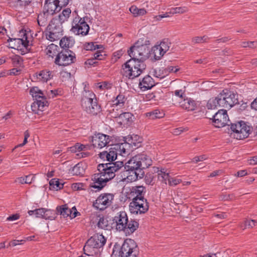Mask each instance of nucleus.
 <instances>
[{
    "mask_svg": "<svg viewBox=\"0 0 257 257\" xmlns=\"http://www.w3.org/2000/svg\"><path fill=\"white\" fill-rule=\"evenodd\" d=\"M118 153L114 148H111L109 152L104 151L99 154V157L108 162V163L99 164L97 167V172L91 177L92 182L91 187L96 189L97 191L101 190L109 180L115 176V173L123 167L122 161H114L117 158Z\"/></svg>",
    "mask_w": 257,
    "mask_h": 257,
    "instance_id": "obj_1",
    "label": "nucleus"
},
{
    "mask_svg": "<svg viewBox=\"0 0 257 257\" xmlns=\"http://www.w3.org/2000/svg\"><path fill=\"white\" fill-rule=\"evenodd\" d=\"M146 66L144 62L128 60L124 64L122 74L129 79H134L139 76L146 69Z\"/></svg>",
    "mask_w": 257,
    "mask_h": 257,
    "instance_id": "obj_2",
    "label": "nucleus"
},
{
    "mask_svg": "<svg viewBox=\"0 0 257 257\" xmlns=\"http://www.w3.org/2000/svg\"><path fill=\"white\" fill-rule=\"evenodd\" d=\"M81 105L88 113L96 115L101 111L95 94L92 91H85L81 100Z\"/></svg>",
    "mask_w": 257,
    "mask_h": 257,
    "instance_id": "obj_3",
    "label": "nucleus"
},
{
    "mask_svg": "<svg viewBox=\"0 0 257 257\" xmlns=\"http://www.w3.org/2000/svg\"><path fill=\"white\" fill-rule=\"evenodd\" d=\"M106 238L102 234H96L91 237L83 247L87 255H93L97 253V249L102 247L106 243Z\"/></svg>",
    "mask_w": 257,
    "mask_h": 257,
    "instance_id": "obj_4",
    "label": "nucleus"
},
{
    "mask_svg": "<svg viewBox=\"0 0 257 257\" xmlns=\"http://www.w3.org/2000/svg\"><path fill=\"white\" fill-rule=\"evenodd\" d=\"M61 24L58 22L57 19H53L51 21L47 27L46 34V38L48 40L55 41L61 37L63 35Z\"/></svg>",
    "mask_w": 257,
    "mask_h": 257,
    "instance_id": "obj_5",
    "label": "nucleus"
},
{
    "mask_svg": "<svg viewBox=\"0 0 257 257\" xmlns=\"http://www.w3.org/2000/svg\"><path fill=\"white\" fill-rule=\"evenodd\" d=\"M76 16L73 19L72 22L71 31L76 35L85 36L88 34L89 30V26L86 23L85 19L87 17H80L76 11L74 12Z\"/></svg>",
    "mask_w": 257,
    "mask_h": 257,
    "instance_id": "obj_6",
    "label": "nucleus"
},
{
    "mask_svg": "<svg viewBox=\"0 0 257 257\" xmlns=\"http://www.w3.org/2000/svg\"><path fill=\"white\" fill-rule=\"evenodd\" d=\"M139 248L135 241L131 239H125L119 251L120 257H138Z\"/></svg>",
    "mask_w": 257,
    "mask_h": 257,
    "instance_id": "obj_7",
    "label": "nucleus"
},
{
    "mask_svg": "<svg viewBox=\"0 0 257 257\" xmlns=\"http://www.w3.org/2000/svg\"><path fill=\"white\" fill-rule=\"evenodd\" d=\"M123 167L125 170L124 176L126 177L123 180L127 182H134L144 176V171L137 167L136 166H134V168L131 167V162L128 161Z\"/></svg>",
    "mask_w": 257,
    "mask_h": 257,
    "instance_id": "obj_8",
    "label": "nucleus"
},
{
    "mask_svg": "<svg viewBox=\"0 0 257 257\" xmlns=\"http://www.w3.org/2000/svg\"><path fill=\"white\" fill-rule=\"evenodd\" d=\"M75 61V54L68 49H62L58 54L55 60V64L59 66H67Z\"/></svg>",
    "mask_w": 257,
    "mask_h": 257,
    "instance_id": "obj_9",
    "label": "nucleus"
},
{
    "mask_svg": "<svg viewBox=\"0 0 257 257\" xmlns=\"http://www.w3.org/2000/svg\"><path fill=\"white\" fill-rule=\"evenodd\" d=\"M130 210L133 214H142L149 210V204L145 198L133 199L130 203Z\"/></svg>",
    "mask_w": 257,
    "mask_h": 257,
    "instance_id": "obj_10",
    "label": "nucleus"
},
{
    "mask_svg": "<svg viewBox=\"0 0 257 257\" xmlns=\"http://www.w3.org/2000/svg\"><path fill=\"white\" fill-rule=\"evenodd\" d=\"M131 162V167H137L144 171V169L148 168L152 165V160L151 158L146 154H139L135 155L130 160Z\"/></svg>",
    "mask_w": 257,
    "mask_h": 257,
    "instance_id": "obj_11",
    "label": "nucleus"
},
{
    "mask_svg": "<svg viewBox=\"0 0 257 257\" xmlns=\"http://www.w3.org/2000/svg\"><path fill=\"white\" fill-rule=\"evenodd\" d=\"M114 195L111 193L101 194L93 202L94 207L100 210H103L112 203Z\"/></svg>",
    "mask_w": 257,
    "mask_h": 257,
    "instance_id": "obj_12",
    "label": "nucleus"
},
{
    "mask_svg": "<svg viewBox=\"0 0 257 257\" xmlns=\"http://www.w3.org/2000/svg\"><path fill=\"white\" fill-rule=\"evenodd\" d=\"M137 138H138L137 135L132 136L128 138V142H125L123 143L116 144L113 148L117 152L118 154L125 156L129 154L131 147L138 148L139 146V143H134L133 142L134 139Z\"/></svg>",
    "mask_w": 257,
    "mask_h": 257,
    "instance_id": "obj_13",
    "label": "nucleus"
},
{
    "mask_svg": "<svg viewBox=\"0 0 257 257\" xmlns=\"http://www.w3.org/2000/svg\"><path fill=\"white\" fill-rule=\"evenodd\" d=\"M213 124L216 127H221L229 125V118L227 111L224 109L219 110L212 116Z\"/></svg>",
    "mask_w": 257,
    "mask_h": 257,
    "instance_id": "obj_14",
    "label": "nucleus"
},
{
    "mask_svg": "<svg viewBox=\"0 0 257 257\" xmlns=\"http://www.w3.org/2000/svg\"><path fill=\"white\" fill-rule=\"evenodd\" d=\"M225 92L224 90L215 98L210 99L207 104L208 109L216 108L218 106L227 108L226 99L225 98Z\"/></svg>",
    "mask_w": 257,
    "mask_h": 257,
    "instance_id": "obj_15",
    "label": "nucleus"
},
{
    "mask_svg": "<svg viewBox=\"0 0 257 257\" xmlns=\"http://www.w3.org/2000/svg\"><path fill=\"white\" fill-rule=\"evenodd\" d=\"M110 142V137L109 136L100 134L93 137L92 140V143L94 147L100 149L109 145Z\"/></svg>",
    "mask_w": 257,
    "mask_h": 257,
    "instance_id": "obj_16",
    "label": "nucleus"
},
{
    "mask_svg": "<svg viewBox=\"0 0 257 257\" xmlns=\"http://www.w3.org/2000/svg\"><path fill=\"white\" fill-rule=\"evenodd\" d=\"M116 223V228L117 230L122 231L125 229L127 221H128V217L125 212L120 211L116 214L114 216L113 220Z\"/></svg>",
    "mask_w": 257,
    "mask_h": 257,
    "instance_id": "obj_17",
    "label": "nucleus"
},
{
    "mask_svg": "<svg viewBox=\"0 0 257 257\" xmlns=\"http://www.w3.org/2000/svg\"><path fill=\"white\" fill-rule=\"evenodd\" d=\"M23 37L21 38L10 39L11 42H15L17 44L18 48L22 45L26 49L27 52L31 51V45L29 44V41L28 40L27 34L26 32H22ZM15 46L17 45H15Z\"/></svg>",
    "mask_w": 257,
    "mask_h": 257,
    "instance_id": "obj_18",
    "label": "nucleus"
},
{
    "mask_svg": "<svg viewBox=\"0 0 257 257\" xmlns=\"http://www.w3.org/2000/svg\"><path fill=\"white\" fill-rule=\"evenodd\" d=\"M28 213L31 216L35 215L36 217L38 218L49 219L51 218V211L44 208H41L34 210H29Z\"/></svg>",
    "mask_w": 257,
    "mask_h": 257,
    "instance_id": "obj_19",
    "label": "nucleus"
},
{
    "mask_svg": "<svg viewBox=\"0 0 257 257\" xmlns=\"http://www.w3.org/2000/svg\"><path fill=\"white\" fill-rule=\"evenodd\" d=\"M224 92H225V98L227 108H230L238 102L237 96L234 92L227 89H224Z\"/></svg>",
    "mask_w": 257,
    "mask_h": 257,
    "instance_id": "obj_20",
    "label": "nucleus"
},
{
    "mask_svg": "<svg viewBox=\"0 0 257 257\" xmlns=\"http://www.w3.org/2000/svg\"><path fill=\"white\" fill-rule=\"evenodd\" d=\"M153 172L158 174V178L162 183L165 184L169 182V180L170 178L169 173L166 172V170L163 168L160 169L159 168L154 167H153Z\"/></svg>",
    "mask_w": 257,
    "mask_h": 257,
    "instance_id": "obj_21",
    "label": "nucleus"
},
{
    "mask_svg": "<svg viewBox=\"0 0 257 257\" xmlns=\"http://www.w3.org/2000/svg\"><path fill=\"white\" fill-rule=\"evenodd\" d=\"M155 85V82L153 79L149 75L144 77L143 79L140 81L139 87L143 91H145L152 88Z\"/></svg>",
    "mask_w": 257,
    "mask_h": 257,
    "instance_id": "obj_22",
    "label": "nucleus"
},
{
    "mask_svg": "<svg viewBox=\"0 0 257 257\" xmlns=\"http://www.w3.org/2000/svg\"><path fill=\"white\" fill-rule=\"evenodd\" d=\"M55 1L56 0H46L44 6L45 10L49 11V13H51L53 15L59 12L61 10L59 5L56 3Z\"/></svg>",
    "mask_w": 257,
    "mask_h": 257,
    "instance_id": "obj_23",
    "label": "nucleus"
},
{
    "mask_svg": "<svg viewBox=\"0 0 257 257\" xmlns=\"http://www.w3.org/2000/svg\"><path fill=\"white\" fill-rule=\"evenodd\" d=\"M34 77H36L38 81L47 82L53 77V75L52 72L50 71L43 70L39 72L35 73L34 74Z\"/></svg>",
    "mask_w": 257,
    "mask_h": 257,
    "instance_id": "obj_24",
    "label": "nucleus"
},
{
    "mask_svg": "<svg viewBox=\"0 0 257 257\" xmlns=\"http://www.w3.org/2000/svg\"><path fill=\"white\" fill-rule=\"evenodd\" d=\"M180 106L182 108L187 110L188 111H192L195 110L196 105L194 100L190 98H184L179 102Z\"/></svg>",
    "mask_w": 257,
    "mask_h": 257,
    "instance_id": "obj_25",
    "label": "nucleus"
},
{
    "mask_svg": "<svg viewBox=\"0 0 257 257\" xmlns=\"http://www.w3.org/2000/svg\"><path fill=\"white\" fill-rule=\"evenodd\" d=\"M242 127L240 134L235 135V138L238 140H242L248 137L252 129L251 127L247 125L245 122L242 121Z\"/></svg>",
    "mask_w": 257,
    "mask_h": 257,
    "instance_id": "obj_26",
    "label": "nucleus"
},
{
    "mask_svg": "<svg viewBox=\"0 0 257 257\" xmlns=\"http://www.w3.org/2000/svg\"><path fill=\"white\" fill-rule=\"evenodd\" d=\"M139 225V223L133 219L128 220L126 224V226H125V229L122 231H123L126 234L130 235L138 228Z\"/></svg>",
    "mask_w": 257,
    "mask_h": 257,
    "instance_id": "obj_27",
    "label": "nucleus"
},
{
    "mask_svg": "<svg viewBox=\"0 0 257 257\" xmlns=\"http://www.w3.org/2000/svg\"><path fill=\"white\" fill-rule=\"evenodd\" d=\"M146 188L143 186H136L131 189V194L134 196L133 199L145 198Z\"/></svg>",
    "mask_w": 257,
    "mask_h": 257,
    "instance_id": "obj_28",
    "label": "nucleus"
},
{
    "mask_svg": "<svg viewBox=\"0 0 257 257\" xmlns=\"http://www.w3.org/2000/svg\"><path fill=\"white\" fill-rule=\"evenodd\" d=\"M48 102L46 101V97L44 96L40 99L35 100L32 105L33 111L36 109L40 111H43L44 108L47 106Z\"/></svg>",
    "mask_w": 257,
    "mask_h": 257,
    "instance_id": "obj_29",
    "label": "nucleus"
},
{
    "mask_svg": "<svg viewBox=\"0 0 257 257\" xmlns=\"http://www.w3.org/2000/svg\"><path fill=\"white\" fill-rule=\"evenodd\" d=\"M48 12H49L44 9L43 12L38 15L37 21L40 26H43L46 25L48 20L51 16L53 15L51 13H49Z\"/></svg>",
    "mask_w": 257,
    "mask_h": 257,
    "instance_id": "obj_30",
    "label": "nucleus"
},
{
    "mask_svg": "<svg viewBox=\"0 0 257 257\" xmlns=\"http://www.w3.org/2000/svg\"><path fill=\"white\" fill-rule=\"evenodd\" d=\"M130 57L131 58L130 60H134L136 61H142L141 57L138 51L137 48V43L132 46L127 51Z\"/></svg>",
    "mask_w": 257,
    "mask_h": 257,
    "instance_id": "obj_31",
    "label": "nucleus"
},
{
    "mask_svg": "<svg viewBox=\"0 0 257 257\" xmlns=\"http://www.w3.org/2000/svg\"><path fill=\"white\" fill-rule=\"evenodd\" d=\"M92 217L91 221H92L93 223L94 222V221L93 220V218L94 217L96 218L95 221H98L97 225L99 228L104 229H108L107 227L109 226L108 222V220L104 217H101L97 214H94Z\"/></svg>",
    "mask_w": 257,
    "mask_h": 257,
    "instance_id": "obj_32",
    "label": "nucleus"
},
{
    "mask_svg": "<svg viewBox=\"0 0 257 257\" xmlns=\"http://www.w3.org/2000/svg\"><path fill=\"white\" fill-rule=\"evenodd\" d=\"M75 43L74 39L72 37H64L60 41V46L63 49H68L73 47Z\"/></svg>",
    "mask_w": 257,
    "mask_h": 257,
    "instance_id": "obj_33",
    "label": "nucleus"
},
{
    "mask_svg": "<svg viewBox=\"0 0 257 257\" xmlns=\"http://www.w3.org/2000/svg\"><path fill=\"white\" fill-rule=\"evenodd\" d=\"M133 116L130 112H124L120 114L118 118L119 123L121 125H128L132 121Z\"/></svg>",
    "mask_w": 257,
    "mask_h": 257,
    "instance_id": "obj_34",
    "label": "nucleus"
},
{
    "mask_svg": "<svg viewBox=\"0 0 257 257\" xmlns=\"http://www.w3.org/2000/svg\"><path fill=\"white\" fill-rule=\"evenodd\" d=\"M137 48L140 55L141 57L143 62L148 58V54L149 53V48L147 45H140L138 43Z\"/></svg>",
    "mask_w": 257,
    "mask_h": 257,
    "instance_id": "obj_35",
    "label": "nucleus"
},
{
    "mask_svg": "<svg viewBox=\"0 0 257 257\" xmlns=\"http://www.w3.org/2000/svg\"><path fill=\"white\" fill-rule=\"evenodd\" d=\"M59 50V47L58 46L54 44H51L46 48L45 51L46 54L49 57L53 58L55 56H57L58 54L60 53Z\"/></svg>",
    "mask_w": 257,
    "mask_h": 257,
    "instance_id": "obj_36",
    "label": "nucleus"
},
{
    "mask_svg": "<svg viewBox=\"0 0 257 257\" xmlns=\"http://www.w3.org/2000/svg\"><path fill=\"white\" fill-rule=\"evenodd\" d=\"M126 98L123 94L119 93L115 98L112 100V106L122 107L124 106Z\"/></svg>",
    "mask_w": 257,
    "mask_h": 257,
    "instance_id": "obj_37",
    "label": "nucleus"
},
{
    "mask_svg": "<svg viewBox=\"0 0 257 257\" xmlns=\"http://www.w3.org/2000/svg\"><path fill=\"white\" fill-rule=\"evenodd\" d=\"M30 93L35 100L45 96L44 92L38 87L31 88L30 90Z\"/></svg>",
    "mask_w": 257,
    "mask_h": 257,
    "instance_id": "obj_38",
    "label": "nucleus"
},
{
    "mask_svg": "<svg viewBox=\"0 0 257 257\" xmlns=\"http://www.w3.org/2000/svg\"><path fill=\"white\" fill-rule=\"evenodd\" d=\"M146 115L151 119H154L163 118L165 116V113L163 110L155 109L152 111L147 113Z\"/></svg>",
    "mask_w": 257,
    "mask_h": 257,
    "instance_id": "obj_39",
    "label": "nucleus"
},
{
    "mask_svg": "<svg viewBox=\"0 0 257 257\" xmlns=\"http://www.w3.org/2000/svg\"><path fill=\"white\" fill-rule=\"evenodd\" d=\"M71 173L73 175L81 176L84 173V169L82 163H78L75 165L71 170Z\"/></svg>",
    "mask_w": 257,
    "mask_h": 257,
    "instance_id": "obj_40",
    "label": "nucleus"
},
{
    "mask_svg": "<svg viewBox=\"0 0 257 257\" xmlns=\"http://www.w3.org/2000/svg\"><path fill=\"white\" fill-rule=\"evenodd\" d=\"M71 13V10L69 8H66L63 10L62 13L59 16V20H58V22L62 24L67 21L68 19L69 18Z\"/></svg>",
    "mask_w": 257,
    "mask_h": 257,
    "instance_id": "obj_41",
    "label": "nucleus"
},
{
    "mask_svg": "<svg viewBox=\"0 0 257 257\" xmlns=\"http://www.w3.org/2000/svg\"><path fill=\"white\" fill-rule=\"evenodd\" d=\"M129 11L133 14L134 17L143 16L147 13V11L144 9H138L136 6H131Z\"/></svg>",
    "mask_w": 257,
    "mask_h": 257,
    "instance_id": "obj_42",
    "label": "nucleus"
},
{
    "mask_svg": "<svg viewBox=\"0 0 257 257\" xmlns=\"http://www.w3.org/2000/svg\"><path fill=\"white\" fill-rule=\"evenodd\" d=\"M152 53L154 55V59L156 60L161 59L162 57L165 54V52H163L161 49H159V47L158 45L154 46L152 49Z\"/></svg>",
    "mask_w": 257,
    "mask_h": 257,
    "instance_id": "obj_43",
    "label": "nucleus"
},
{
    "mask_svg": "<svg viewBox=\"0 0 257 257\" xmlns=\"http://www.w3.org/2000/svg\"><path fill=\"white\" fill-rule=\"evenodd\" d=\"M57 211L64 217H67L71 215V209L68 208L66 205L59 206L57 208Z\"/></svg>",
    "mask_w": 257,
    "mask_h": 257,
    "instance_id": "obj_44",
    "label": "nucleus"
},
{
    "mask_svg": "<svg viewBox=\"0 0 257 257\" xmlns=\"http://www.w3.org/2000/svg\"><path fill=\"white\" fill-rule=\"evenodd\" d=\"M242 121H240L235 123H231V124L230 129L233 133L234 138H235V135L240 134L241 127L243 126L242 125Z\"/></svg>",
    "mask_w": 257,
    "mask_h": 257,
    "instance_id": "obj_45",
    "label": "nucleus"
},
{
    "mask_svg": "<svg viewBox=\"0 0 257 257\" xmlns=\"http://www.w3.org/2000/svg\"><path fill=\"white\" fill-rule=\"evenodd\" d=\"M158 45L159 47V49H161L163 52L166 53L169 50L171 43L169 39H164Z\"/></svg>",
    "mask_w": 257,
    "mask_h": 257,
    "instance_id": "obj_46",
    "label": "nucleus"
},
{
    "mask_svg": "<svg viewBox=\"0 0 257 257\" xmlns=\"http://www.w3.org/2000/svg\"><path fill=\"white\" fill-rule=\"evenodd\" d=\"M50 189L58 190L63 187L64 184L59 182L57 179L54 178L51 180L49 182Z\"/></svg>",
    "mask_w": 257,
    "mask_h": 257,
    "instance_id": "obj_47",
    "label": "nucleus"
},
{
    "mask_svg": "<svg viewBox=\"0 0 257 257\" xmlns=\"http://www.w3.org/2000/svg\"><path fill=\"white\" fill-rule=\"evenodd\" d=\"M34 179V177L33 175H29L25 176V177L18 178L16 179V182L22 184H31Z\"/></svg>",
    "mask_w": 257,
    "mask_h": 257,
    "instance_id": "obj_48",
    "label": "nucleus"
},
{
    "mask_svg": "<svg viewBox=\"0 0 257 257\" xmlns=\"http://www.w3.org/2000/svg\"><path fill=\"white\" fill-rule=\"evenodd\" d=\"M256 223V221L253 219H245L244 221L240 225V228L243 230L247 228H252Z\"/></svg>",
    "mask_w": 257,
    "mask_h": 257,
    "instance_id": "obj_49",
    "label": "nucleus"
},
{
    "mask_svg": "<svg viewBox=\"0 0 257 257\" xmlns=\"http://www.w3.org/2000/svg\"><path fill=\"white\" fill-rule=\"evenodd\" d=\"M85 49L88 51H93L96 49H103L104 47L102 45H97L95 43H87L84 45Z\"/></svg>",
    "mask_w": 257,
    "mask_h": 257,
    "instance_id": "obj_50",
    "label": "nucleus"
},
{
    "mask_svg": "<svg viewBox=\"0 0 257 257\" xmlns=\"http://www.w3.org/2000/svg\"><path fill=\"white\" fill-rule=\"evenodd\" d=\"M153 170L151 172L147 173L145 177V181L146 184L148 185H153L155 183V177L154 175Z\"/></svg>",
    "mask_w": 257,
    "mask_h": 257,
    "instance_id": "obj_51",
    "label": "nucleus"
},
{
    "mask_svg": "<svg viewBox=\"0 0 257 257\" xmlns=\"http://www.w3.org/2000/svg\"><path fill=\"white\" fill-rule=\"evenodd\" d=\"M188 11V8L187 7H180L172 8L170 9V13L172 14H182Z\"/></svg>",
    "mask_w": 257,
    "mask_h": 257,
    "instance_id": "obj_52",
    "label": "nucleus"
},
{
    "mask_svg": "<svg viewBox=\"0 0 257 257\" xmlns=\"http://www.w3.org/2000/svg\"><path fill=\"white\" fill-rule=\"evenodd\" d=\"M95 53L93 54V57H92L95 60H102L105 58L106 56L103 49H98Z\"/></svg>",
    "mask_w": 257,
    "mask_h": 257,
    "instance_id": "obj_53",
    "label": "nucleus"
},
{
    "mask_svg": "<svg viewBox=\"0 0 257 257\" xmlns=\"http://www.w3.org/2000/svg\"><path fill=\"white\" fill-rule=\"evenodd\" d=\"M13 64L15 67L20 66L23 64V60L22 58L19 55H14L11 57Z\"/></svg>",
    "mask_w": 257,
    "mask_h": 257,
    "instance_id": "obj_54",
    "label": "nucleus"
},
{
    "mask_svg": "<svg viewBox=\"0 0 257 257\" xmlns=\"http://www.w3.org/2000/svg\"><path fill=\"white\" fill-rule=\"evenodd\" d=\"M208 38L206 36L203 37H195L192 39V43L194 44L206 42Z\"/></svg>",
    "mask_w": 257,
    "mask_h": 257,
    "instance_id": "obj_55",
    "label": "nucleus"
},
{
    "mask_svg": "<svg viewBox=\"0 0 257 257\" xmlns=\"http://www.w3.org/2000/svg\"><path fill=\"white\" fill-rule=\"evenodd\" d=\"M111 87L112 84L106 81L101 82L97 84V87L99 88L100 89H110Z\"/></svg>",
    "mask_w": 257,
    "mask_h": 257,
    "instance_id": "obj_56",
    "label": "nucleus"
},
{
    "mask_svg": "<svg viewBox=\"0 0 257 257\" xmlns=\"http://www.w3.org/2000/svg\"><path fill=\"white\" fill-rule=\"evenodd\" d=\"M86 148V147L82 144L77 143L75 146L71 148V150L73 152H80L82 150H84Z\"/></svg>",
    "mask_w": 257,
    "mask_h": 257,
    "instance_id": "obj_57",
    "label": "nucleus"
},
{
    "mask_svg": "<svg viewBox=\"0 0 257 257\" xmlns=\"http://www.w3.org/2000/svg\"><path fill=\"white\" fill-rule=\"evenodd\" d=\"M182 182V180L180 179L170 177L169 180L168 184L171 186H175Z\"/></svg>",
    "mask_w": 257,
    "mask_h": 257,
    "instance_id": "obj_58",
    "label": "nucleus"
},
{
    "mask_svg": "<svg viewBox=\"0 0 257 257\" xmlns=\"http://www.w3.org/2000/svg\"><path fill=\"white\" fill-rule=\"evenodd\" d=\"M234 198V195L233 194H222L220 196V199L222 200H232Z\"/></svg>",
    "mask_w": 257,
    "mask_h": 257,
    "instance_id": "obj_59",
    "label": "nucleus"
},
{
    "mask_svg": "<svg viewBox=\"0 0 257 257\" xmlns=\"http://www.w3.org/2000/svg\"><path fill=\"white\" fill-rule=\"evenodd\" d=\"M70 0H56L55 2L59 5L60 8L62 9V7L66 6L69 3Z\"/></svg>",
    "mask_w": 257,
    "mask_h": 257,
    "instance_id": "obj_60",
    "label": "nucleus"
},
{
    "mask_svg": "<svg viewBox=\"0 0 257 257\" xmlns=\"http://www.w3.org/2000/svg\"><path fill=\"white\" fill-rule=\"evenodd\" d=\"M57 95H58V89L51 90L47 92V96L49 98H54Z\"/></svg>",
    "mask_w": 257,
    "mask_h": 257,
    "instance_id": "obj_61",
    "label": "nucleus"
},
{
    "mask_svg": "<svg viewBox=\"0 0 257 257\" xmlns=\"http://www.w3.org/2000/svg\"><path fill=\"white\" fill-rule=\"evenodd\" d=\"M179 68L177 67L174 66H168L167 68H165V71L166 72H175L176 73L179 70Z\"/></svg>",
    "mask_w": 257,
    "mask_h": 257,
    "instance_id": "obj_62",
    "label": "nucleus"
},
{
    "mask_svg": "<svg viewBox=\"0 0 257 257\" xmlns=\"http://www.w3.org/2000/svg\"><path fill=\"white\" fill-rule=\"evenodd\" d=\"M98 62H97L95 59H94L92 57L91 58L87 59L85 62V64L88 66H95L97 65Z\"/></svg>",
    "mask_w": 257,
    "mask_h": 257,
    "instance_id": "obj_63",
    "label": "nucleus"
},
{
    "mask_svg": "<svg viewBox=\"0 0 257 257\" xmlns=\"http://www.w3.org/2000/svg\"><path fill=\"white\" fill-rule=\"evenodd\" d=\"M187 128L179 127L173 130V134L175 135H179L183 132L187 131Z\"/></svg>",
    "mask_w": 257,
    "mask_h": 257,
    "instance_id": "obj_64",
    "label": "nucleus"
}]
</instances>
